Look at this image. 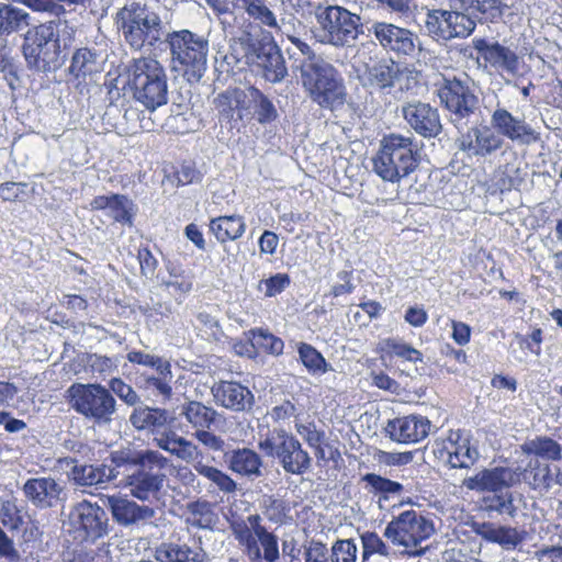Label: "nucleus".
Instances as JSON below:
<instances>
[{"label": "nucleus", "mask_w": 562, "mask_h": 562, "mask_svg": "<svg viewBox=\"0 0 562 562\" xmlns=\"http://www.w3.org/2000/svg\"><path fill=\"white\" fill-rule=\"evenodd\" d=\"M472 530L483 540L498 544L505 551H514L527 539L524 528L501 525L493 521H473Z\"/></svg>", "instance_id": "a211bd4d"}, {"label": "nucleus", "mask_w": 562, "mask_h": 562, "mask_svg": "<svg viewBox=\"0 0 562 562\" xmlns=\"http://www.w3.org/2000/svg\"><path fill=\"white\" fill-rule=\"evenodd\" d=\"M473 47L479 52L480 56L497 70L516 75L518 71L517 55L498 43H488L484 38H474Z\"/></svg>", "instance_id": "a878e982"}, {"label": "nucleus", "mask_w": 562, "mask_h": 562, "mask_svg": "<svg viewBox=\"0 0 562 562\" xmlns=\"http://www.w3.org/2000/svg\"><path fill=\"white\" fill-rule=\"evenodd\" d=\"M297 352L300 360L310 373L323 374L331 370V367L327 363L322 353L318 352L312 345L300 342L297 346Z\"/></svg>", "instance_id": "603ef678"}, {"label": "nucleus", "mask_w": 562, "mask_h": 562, "mask_svg": "<svg viewBox=\"0 0 562 562\" xmlns=\"http://www.w3.org/2000/svg\"><path fill=\"white\" fill-rule=\"evenodd\" d=\"M202 452L200 451V454L194 459L193 462V469L194 471L210 481L213 485H215L220 491L224 493H233L237 488L236 482L226 473H224L222 470L210 465L205 462H203L202 459H199L201 457Z\"/></svg>", "instance_id": "37998d69"}, {"label": "nucleus", "mask_w": 562, "mask_h": 562, "mask_svg": "<svg viewBox=\"0 0 562 562\" xmlns=\"http://www.w3.org/2000/svg\"><path fill=\"white\" fill-rule=\"evenodd\" d=\"M29 13L11 4L0 5V35H8L29 24Z\"/></svg>", "instance_id": "09e8293b"}, {"label": "nucleus", "mask_w": 562, "mask_h": 562, "mask_svg": "<svg viewBox=\"0 0 562 562\" xmlns=\"http://www.w3.org/2000/svg\"><path fill=\"white\" fill-rule=\"evenodd\" d=\"M304 562H330V551L323 542L312 540L305 547Z\"/></svg>", "instance_id": "0e129e2a"}, {"label": "nucleus", "mask_w": 562, "mask_h": 562, "mask_svg": "<svg viewBox=\"0 0 562 562\" xmlns=\"http://www.w3.org/2000/svg\"><path fill=\"white\" fill-rule=\"evenodd\" d=\"M301 81L310 98L324 109L344 105L346 89L338 70L322 56L300 60Z\"/></svg>", "instance_id": "7ed1b4c3"}, {"label": "nucleus", "mask_w": 562, "mask_h": 562, "mask_svg": "<svg viewBox=\"0 0 562 562\" xmlns=\"http://www.w3.org/2000/svg\"><path fill=\"white\" fill-rule=\"evenodd\" d=\"M425 31L435 41L447 43L454 38H467L475 30V22L460 9L428 10Z\"/></svg>", "instance_id": "f8f14e48"}, {"label": "nucleus", "mask_w": 562, "mask_h": 562, "mask_svg": "<svg viewBox=\"0 0 562 562\" xmlns=\"http://www.w3.org/2000/svg\"><path fill=\"white\" fill-rule=\"evenodd\" d=\"M435 531L431 520L415 510H406L393 519L385 528L384 536L394 544L404 548L408 554L423 552L419 548Z\"/></svg>", "instance_id": "9d476101"}, {"label": "nucleus", "mask_w": 562, "mask_h": 562, "mask_svg": "<svg viewBox=\"0 0 562 562\" xmlns=\"http://www.w3.org/2000/svg\"><path fill=\"white\" fill-rule=\"evenodd\" d=\"M402 114L407 124L424 137H435L441 132L438 110L420 101L402 106Z\"/></svg>", "instance_id": "aec40b11"}, {"label": "nucleus", "mask_w": 562, "mask_h": 562, "mask_svg": "<svg viewBox=\"0 0 562 562\" xmlns=\"http://www.w3.org/2000/svg\"><path fill=\"white\" fill-rule=\"evenodd\" d=\"M207 429L209 428H202L195 430L193 437L207 449L213 451H222L225 446L224 440L220 436L209 431Z\"/></svg>", "instance_id": "774afa93"}, {"label": "nucleus", "mask_w": 562, "mask_h": 562, "mask_svg": "<svg viewBox=\"0 0 562 562\" xmlns=\"http://www.w3.org/2000/svg\"><path fill=\"white\" fill-rule=\"evenodd\" d=\"M248 99L252 103L254 114L261 124L270 123L277 119V110L272 102L258 89L250 88Z\"/></svg>", "instance_id": "864d4df0"}, {"label": "nucleus", "mask_w": 562, "mask_h": 562, "mask_svg": "<svg viewBox=\"0 0 562 562\" xmlns=\"http://www.w3.org/2000/svg\"><path fill=\"white\" fill-rule=\"evenodd\" d=\"M492 127L501 136H505L513 142L520 144H531L539 140L540 136L524 120H519L512 115L505 109H496L491 117Z\"/></svg>", "instance_id": "4be33fe9"}, {"label": "nucleus", "mask_w": 562, "mask_h": 562, "mask_svg": "<svg viewBox=\"0 0 562 562\" xmlns=\"http://www.w3.org/2000/svg\"><path fill=\"white\" fill-rule=\"evenodd\" d=\"M362 562H379L378 558L389 561L390 548L374 532H366L361 536Z\"/></svg>", "instance_id": "8fccbe9b"}, {"label": "nucleus", "mask_w": 562, "mask_h": 562, "mask_svg": "<svg viewBox=\"0 0 562 562\" xmlns=\"http://www.w3.org/2000/svg\"><path fill=\"white\" fill-rule=\"evenodd\" d=\"M457 147L469 158H486L503 147V137L490 125L479 124L460 133Z\"/></svg>", "instance_id": "4468645a"}, {"label": "nucleus", "mask_w": 562, "mask_h": 562, "mask_svg": "<svg viewBox=\"0 0 562 562\" xmlns=\"http://www.w3.org/2000/svg\"><path fill=\"white\" fill-rule=\"evenodd\" d=\"M126 358L131 363L151 368L155 371L169 363V361L165 360L164 358L143 350H131L126 355Z\"/></svg>", "instance_id": "052dcab7"}, {"label": "nucleus", "mask_w": 562, "mask_h": 562, "mask_svg": "<svg viewBox=\"0 0 562 562\" xmlns=\"http://www.w3.org/2000/svg\"><path fill=\"white\" fill-rule=\"evenodd\" d=\"M155 372V374L145 378V387L153 394L161 396L164 400H169L172 395L171 383L173 380L170 363Z\"/></svg>", "instance_id": "de8ad7c7"}, {"label": "nucleus", "mask_w": 562, "mask_h": 562, "mask_svg": "<svg viewBox=\"0 0 562 562\" xmlns=\"http://www.w3.org/2000/svg\"><path fill=\"white\" fill-rule=\"evenodd\" d=\"M358 548L352 539L337 540L330 548V562H356Z\"/></svg>", "instance_id": "13d9d810"}, {"label": "nucleus", "mask_w": 562, "mask_h": 562, "mask_svg": "<svg viewBox=\"0 0 562 562\" xmlns=\"http://www.w3.org/2000/svg\"><path fill=\"white\" fill-rule=\"evenodd\" d=\"M435 456L453 469H469L479 459V451L471 446L468 436L460 431H450L448 437L436 442Z\"/></svg>", "instance_id": "dca6fc26"}, {"label": "nucleus", "mask_w": 562, "mask_h": 562, "mask_svg": "<svg viewBox=\"0 0 562 562\" xmlns=\"http://www.w3.org/2000/svg\"><path fill=\"white\" fill-rule=\"evenodd\" d=\"M490 509L497 512L498 514H506L514 517L516 514V507L514 505L513 494L505 492L499 495H495L490 505Z\"/></svg>", "instance_id": "338daca9"}, {"label": "nucleus", "mask_w": 562, "mask_h": 562, "mask_svg": "<svg viewBox=\"0 0 562 562\" xmlns=\"http://www.w3.org/2000/svg\"><path fill=\"white\" fill-rule=\"evenodd\" d=\"M430 430V422L420 415H408L389 420L385 431L400 443H415L425 439Z\"/></svg>", "instance_id": "412c9836"}, {"label": "nucleus", "mask_w": 562, "mask_h": 562, "mask_svg": "<svg viewBox=\"0 0 562 562\" xmlns=\"http://www.w3.org/2000/svg\"><path fill=\"white\" fill-rule=\"evenodd\" d=\"M254 528L257 544H259L260 549L262 548L261 560L277 562L280 558L277 536L269 532L262 525L256 524Z\"/></svg>", "instance_id": "5fc2aeb1"}, {"label": "nucleus", "mask_w": 562, "mask_h": 562, "mask_svg": "<svg viewBox=\"0 0 562 562\" xmlns=\"http://www.w3.org/2000/svg\"><path fill=\"white\" fill-rule=\"evenodd\" d=\"M110 392L117 395L122 401L128 405H135L139 397L133 387L126 384L123 380L114 378L110 381Z\"/></svg>", "instance_id": "e2e57ef3"}, {"label": "nucleus", "mask_w": 562, "mask_h": 562, "mask_svg": "<svg viewBox=\"0 0 562 562\" xmlns=\"http://www.w3.org/2000/svg\"><path fill=\"white\" fill-rule=\"evenodd\" d=\"M74 29L66 22L43 23L27 32L23 44V54L27 65L40 71H46L57 61L61 48L71 42Z\"/></svg>", "instance_id": "20e7f679"}, {"label": "nucleus", "mask_w": 562, "mask_h": 562, "mask_svg": "<svg viewBox=\"0 0 562 562\" xmlns=\"http://www.w3.org/2000/svg\"><path fill=\"white\" fill-rule=\"evenodd\" d=\"M134 91V98L140 102L148 110H156L157 108L167 103L168 100V86L167 79L157 80L143 85L139 87L132 88Z\"/></svg>", "instance_id": "ea45409f"}, {"label": "nucleus", "mask_w": 562, "mask_h": 562, "mask_svg": "<svg viewBox=\"0 0 562 562\" xmlns=\"http://www.w3.org/2000/svg\"><path fill=\"white\" fill-rule=\"evenodd\" d=\"M131 424L136 429H151L155 445L190 463L200 454L199 447L192 441L179 436L175 430L165 428L168 414L165 409L148 406L136 407L130 416Z\"/></svg>", "instance_id": "39448f33"}, {"label": "nucleus", "mask_w": 562, "mask_h": 562, "mask_svg": "<svg viewBox=\"0 0 562 562\" xmlns=\"http://www.w3.org/2000/svg\"><path fill=\"white\" fill-rule=\"evenodd\" d=\"M105 505L110 508L113 519L121 526H131L154 517L155 510L145 505L116 495L108 496Z\"/></svg>", "instance_id": "393cba45"}, {"label": "nucleus", "mask_w": 562, "mask_h": 562, "mask_svg": "<svg viewBox=\"0 0 562 562\" xmlns=\"http://www.w3.org/2000/svg\"><path fill=\"white\" fill-rule=\"evenodd\" d=\"M380 350L382 352V360L392 361L393 358H400L408 362H422L423 355L419 350L411 345L395 338H387L380 342Z\"/></svg>", "instance_id": "79ce46f5"}, {"label": "nucleus", "mask_w": 562, "mask_h": 562, "mask_svg": "<svg viewBox=\"0 0 562 562\" xmlns=\"http://www.w3.org/2000/svg\"><path fill=\"white\" fill-rule=\"evenodd\" d=\"M180 415L195 430L202 428H210L217 419L220 414L210 406H206L198 401H187L181 405Z\"/></svg>", "instance_id": "4c0bfd02"}, {"label": "nucleus", "mask_w": 562, "mask_h": 562, "mask_svg": "<svg viewBox=\"0 0 562 562\" xmlns=\"http://www.w3.org/2000/svg\"><path fill=\"white\" fill-rule=\"evenodd\" d=\"M317 38L335 47L350 46L361 32V18L340 5H328L316 14Z\"/></svg>", "instance_id": "1a4fd4ad"}, {"label": "nucleus", "mask_w": 562, "mask_h": 562, "mask_svg": "<svg viewBox=\"0 0 562 562\" xmlns=\"http://www.w3.org/2000/svg\"><path fill=\"white\" fill-rule=\"evenodd\" d=\"M189 520L200 528L209 527L214 520V514L210 503L193 502L188 505Z\"/></svg>", "instance_id": "bf43d9fd"}, {"label": "nucleus", "mask_w": 562, "mask_h": 562, "mask_svg": "<svg viewBox=\"0 0 562 562\" xmlns=\"http://www.w3.org/2000/svg\"><path fill=\"white\" fill-rule=\"evenodd\" d=\"M22 490L34 506L49 508L59 501L63 486L55 479L47 476L29 479Z\"/></svg>", "instance_id": "bb28decb"}, {"label": "nucleus", "mask_w": 562, "mask_h": 562, "mask_svg": "<svg viewBox=\"0 0 562 562\" xmlns=\"http://www.w3.org/2000/svg\"><path fill=\"white\" fill-rule=\"evenodd\" d=\"M210 231L223 244L240 238L246 231V223L239 215L218 216L211 220Z\"/></svg>", "instance_id": "58836bf2"}, {"label": "nucleus", "mask_w": 562, "mask_h": 562, "mask_svg": "<svg viewBox=\"0 0 562 562\" xmlns=\"http://www.w3.org/2000/svg\"><path fill=\"white\" fill-rule=\"evenodd\" d=\"M93 211H103L104 214L113 221L132 225L134 216V204L125 195L111 194L99 195L90 202Z\"/></svg>", "instance_id": "cd10ccee"}, {"label": "nucleus", "mask_w": 562, "mask_h": 562, "mask_svg": "<svg viewBox=\"0 0 562 562\" xmlns=\"http://www.w3.org/2000/svg\"><path fill=\"white\" fill-rule=\"evenodd\" d=\"M0 522L10 530H18L22 526L21 510L14 501L0 498Z\"/></svg>", "instance_id": "4d7b16f0"}, {"label": "nucleus", "mask_w": 562, "mask_h": 562, "mask_svg": "<svg viewBox=\"0 0 562 562\" xmlns=\"http://www.w3.org/2000/svg\"><path fill=\"white\" fill-rule=\"evenodd\" d=\"M520 482V474L510 468H493L480 471L463 480V486L476 492H498Z\"/></svg>", "instance_id": "6ab92c4d"}, {"label": "nucleus", "mask_w": 562, "mask_h": 562, "mask_svg": "<svg viewBox=\"0 0 562 562\" xmlns=\"http://www.w3.org/2000/svg\"><path fill=\"white\" fill-rule=\"evenodd\" d=\"M258 448L267 457L277 459L286 473L302 475L311 469L308 452L292 434L282 428L270 430L258 441Z\"/></svg>", "instance_id": "6e6552de"}, {"label": "nucleus", "mask_w": 562, "mask_h": 562, "mask_svg": "<svg viewBox=\"0 0 562 562\" xmlns=\"http://www.w3.org/2000/svg\"><path fill=\"white\" fill-rule=\"evenodd\" d=\"M69 71L77 78H86L98 71L97 54L86 47L77 49L72 55Z\"/></svg>", "instance_id": "3c124183"}, {"label": "nucleus", "mask_w": 562, "mask_h": 562, "mask_svg": "<svg viewBox=\"0 0 562 562\" xmlns=\"http://www.w3.org/2000/svg\"><path fill=\"white\" fill-rule=\"evenodd\" d=\"M250 334L252 347L260 348L273 356H279L283 352V340L268 330L255 329L251 330Z\"/></svg>", "instance_id": "6e6d98bb"}, {"label": "nucleus", "mask_w": 562, "mask_h": 562, "mask_svg": "<svg viewBox=\"0 0 562 562\" xmlns=\"http://www.w3.org/2000/svg\"><path fill=\"white\" fill-rule=\"evenodd\" d=\"M167 475L162 470L142 467L124 479V486L130 494L143 502L159 501Z\"/></svg>", "instance_id": "f3484780"}, {"label": "nucleus", "mask_w": 562, "mask_h": 562, "mask_svg": "<svg viewBox=\"0 0 562 562\" xmlns=\"http://www.w3.org/2000/svg\"><path fill=\"white\" fill-rule=\"evenodd\" d=\"M361 480L366 482V488L372 495L393 498L401 496L404 492V486L401 483L374 473H367Z\"/></svg>", "instance_id": "c03bdc74"}, {"label": "nucleus", "mask_w": 562, "mask_h": 562, "mask_svg": "<svg viewBox=\"0 0 562 562\" xmlns=\"http://www.w3.org/2000/svg\"><path fill=\"white\" fill-rule=\"evenodd\" d=\"M112 461L117 467L132 464L137 465L138 468H157L158 470H164L169 464L168 458L164 457L160 452L150 449H125L116 451L112 454Z\"/></svg>", "instance_id": "473e14b6"}, {"label": "nucleus", "mask_w": 562, "mask_h": 562, "mask_svg": "<svg viewBox=\"0 0 562 562\" xmlns=\"http://www.w3.org/2000/svg\"><path fill=\"white\" fill-rule=\"evenodd\" d=\"M241 94L243 92L240 91H226L220 93L214 100L215 108L221 114L229 116L234 110L238 108Z\"/></svg>", "instance_id": "680f3d73"}, {"label": "nucleus", "mask_w": 562, "mask_h": 562, "mask_svg": "<svg viewBox=\"0 0 562 562\" xmlns=\"http://www.w3.org/2000/svg\"><path fill=\"white\" fill-rule=\"evenodd\" d=\"M374 41L387 52L412 56L418 47V36L411 30L384 21H374L368 29Z\"/></svg>", "instance_id": "2eb2a0df"}, {"label": "nucleus", "mask_w": 562, "mask_h": 562, "mask_svg": "<svg viewBox=\"0 0 562 562\" xmlns=\"http://www.w3.org/2000/svg\"><path fill=\"white\" fill-rule=\"evenodd\" d=\"M521 451L527 456L540 457L551 461L562 459V447L550 437L539 436L521 445Z\"/></svg>", "instance_id": "a19ab883"}, {"label": "nucleus", "mask_w": 562, "mask_h": 562, "mask_svg": "<svg viewBox=\"0 0 562 562\" xmlns=\"http://www.w3.org/2000/svg\"><path fill=\"white\" fill-rule=\"evenodd\" d=\"M227 468L241 476L256 479L262 475V459L252 449L238 448L224 454Z\"/></svg>", "instance_id": "c85d7f7f"}, {"label": "nucleus", "mask_w": 562, "mask_h": 562, "mask_svg": "<svg viewBox=\"0 0 562 562\" xmlns=\"http://www.w3.org/2000/svg\"><path fill=\"white\" fill-rule=\"evenodd\" d=\"M400 75V67L393 60H381L360 76L363 87L383 90L394 86Z\"/></svg>", "instance_id": "72a5a7b5"}, {"label": "nucleus", "mask_w": 562, "mask_h": 562, "mask_svg": "<svg viewBox=\"0 0 562 562\" xmlns=\"http://www.w3.org/2000/svg\"><path fill=\"white\" fill-rule=\"evenodd\" d=\"M159 284L180 303L192 290L193 278L180 266L168 265L167 276L160 277Z\"/></svg>", "instance_id": "e433bc0d"}, {"label": "nucleus", "mask_w": 562, "mask_h": 562, "mask_svg": "<svg viewBox=\"0 0 562 562\" xmlns=\"http://www.w3.org/2000/svg\"><path fill=\"white\" fill-rule=\"evenodd\" d=\"M245 58L246 63H256L270 82H280L288 75L284 58L276 44H262L254 55L246 52Z\"/></svg>", "instance_id": "b1692460"}, {"label": "nucleus", "mask_w": 562, "mask_h": 562, "mask_svg": "<svg viewBox=\"0 0 562 562\" xmlns=\"http://www.w3.org/2000/svg\"><path fill=\"white\" fill-rule=\"evenodd\" d=\"M65 398L71 409L99 426L111 424L116 412L115 398L99 383H74Z\"/></svg>", "instance_id": "0eeeda50"}, {"label": "nucleus", "mask_w": 562, "mask_h": 562, "mask_svg": "<svg viewBox=\"0 0 562 562\" xmlns=\"http://www.w3.org/2000/svg\"><path fill=\"white\" fill-rule=\"evenodd\" d=\"M167 79L161 64L153 57L135 58L130 66V85L132 88Z\"/></svg>", "instance_id": "f704fd0d"}, {"label": "nucleus", "mask_w": 562, "mask_h": 562, "mask_svg": "<svg viewBox=\"0 0 562 562\" xmlns=\"http://www.w3.org/2000/svg\"><path fill=\"white\" fill-rule=\"evenodd\" d=\"M74 481L81 486H93L105 483L112 477V470L93 465H75L71 472Z\"/></svg>", "instance_id": "a18cd8bd"}, {"label": "nucleus", "mask_w": 562, "mask_h": 562, "mask_svg": "<svg viewBox=\"0 0 562 562\" xmlns=\"http://www.w3.org/2000/svg\"><path fill=\"white\" fill-rule=\"evenodd\" d=\"M373 171L383 181L400 183L419 165L418 146L413 137L390 134L380 142L372 158Z\"/></svg>", "instance_id": "f03ea898"}, {"label": "nucleus", "mask_w": 562, "mask_h": 562, "mask_svg": "<svg viewBox=\"0 0 562 562\" xmlns=\"http://www.w3.org/2000/svg\"><path fill=\"white\" fill-rule=\"evenodd\" d=\"M295 428L299 435L302 436L308 446L315 448L317 450V454L319 453V456L323 457L324 450L321 448V443L324 437L323 432L318 431L312 425L297 424Z\"/></svg>", "instance_id": "69168bd1"}, {"label": "nucleus", "mask_w": 562, "mask_h": 562, "mask_svg": "<svg viewBox=\"0 0 562 562\" xmlns=\"http://www.w3.org/2000/svg\"><path fill=\"white\" fill-rule=\"evenodd\" d=\"M262 525L261 517L257 514L249 515L244 520H234L231 524L232 532L240 546L244 547V552L251 562H261V550L257 544V537L255 535V525Z\"/></svg>", "instance_id": "7c9ffc66"}, {"label": "nucleus", "mask_w": 562, "mask_h": 562, "mask_svg": "<svg viewBox=\"0 0 562 562\" xmlns=\"http://www.w3.org/2000/svg\"><path fill=\"white\" fill-rule=\"evenodd\" d=\"M158 562H206L205 551L198 544L161 543L155 550Z\"/></svg>", "instance_id": "2f4dec72"}, {"label": "nucleus", "mask_w": 562, "mask_h": 562, "mask_svg": "<svg viewBox=\"0 0 562 562\" xmlns=\"http://www.w3.org/2000/svg\"><path fill=\"white\" fill-rule=\"evenodd\" d=\"M531 488L540 492H548L553 485V470L548 463L538 458L529 460L525 468L515 469Z\"/></svg>", "instance_id": "c9c22d12"}, {"label": "nucleus", "mask_w": 562, "mask_h": 562, "mask_svg": "<svg viewBox=\"0 0 562 562\" xmlns=\"http://www.w3.org/2000/svg\"><path fill=\"white\" fill-rule=\"evenodd\" d=\"M69 522L81 540L94 541L108 535L109 517L105 510L87 501L76 504L69 514Z\"/></svg>", "instance_id": "ddd939ff"}, {"label": "nucleus", "mask_w": 562, "mask_h": 562, "mask_svg": "<svg viewBox=\"0 0 562 562\" xmlns=\"http://www.w3.org/2000/svg\"><path fill=\"white\" fill-rule=\"evenodd\" d=\"M449 7L460 9L473 22H495L503 15L502 0H448Z\"/></svg>", "instance_id": "c756f323"}, {"label": "nucleus", "mask_w": 562, "mask_h": 562, "mask_svg": "<svg viewBox=\"0 0 562 562\" xmlns=\"http://www.w3.org/2000/svg\"><path fill=\"white\" fill-rule=\"evenodd\" d=\"M239 3L249 18L254 19L259 24L282 31V26L278 23L276 14L266 5L263 0H239Z\"/></svg>", "instance_id": "49530a36"}, {"label": "nucleus", "mask_w": 562, "mask_h": 562, "mask_svg": "<svg viewBox=\"0 0 562 562\" xmlns=\"http://www.w3.org/2000/svg\"><path fill=\"white\" fill-rule=\"evenodd\" d=\"M170 50V68L199 80L205 69L210 50L209 38L183 29L169 32L165 38Z\"/></svg>", "instance_id": "423d86ee"}, {"label": "nucleus", "mask_w": 562, "mask_h": 562, "mask_svg": "<svg viewBox=\"0 0 562 562\" xmlns=\"http://www.w3.org/2000/svg\"><path fill=\"white\" fill-rule=\"evenodd\" d=\"M211 393L217 405L234 412H244L252 406V393L238 382H216L211 387Z\"/></svg>", "instance_id": "5701e85b"}, {"label": "nucleus", "mask_w": 562, "mask_h": 562, "mask_svg": "<svg viewBox=\"0 0 562 562\" xmlns=\"http://www.w3.org/2000/svg\"><path fill=\"white\" fill-rule=\"evenodd\" d=\"M437 95L449 112L450 122L457 127H464L479 109V99L470 87L460 79L442 78L437 85Z\"/></svg>", "instance_id": "9b49d317"}, {"label": "nucleus", "mask_w": 562, "mask_h": 562, "mask_svg": "<svg viewBox=\"0 0 562 562\" xmlns=\"http://www.w3.org/2000/svg\"><path fill=\"white\" fill-rule=\"evenodd\" d=\"M116 25L125 43L137 52L155 48L169 33L159 10L135 1L117 11Z\"/></svg>", "instance_id": "f257e3e1"}]
</instances>
